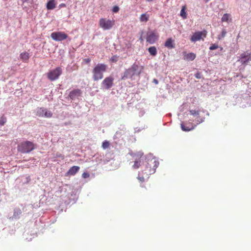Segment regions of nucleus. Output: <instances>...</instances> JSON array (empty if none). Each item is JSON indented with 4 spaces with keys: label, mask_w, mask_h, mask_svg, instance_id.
<instances>
[{
    "label": "nucleus",
    "mask_w": 251,
    "mask_h": 251,
    "mask_svg": "<svg viewBox=\"0 0 251 251\" xmlns=\"http://www.w3.org/2000/svg\"><path fill=\"white\" fill-rule=\"evenodd\" d=\"M143 69V66L135 63L125 71L121 76V79H135L136 76H139L140 75Z\"/></svg>",
    "instance_id": "f257e3e1"
},
{
    "label": "nucleus",
    "mask_w": 251,
    "mask_h": 251,
    "mask_svg": "<svg viewBox=\"0 0 251 251\" xmlns=\"http://www.w3.org/2000/svg\"><path fill=\"white\" fill-rule=\"evenodd\" d=\"M107 66L104 64L99 63L93 69L92 73L93 74V78L95 81H98L101 79L103 75V74L106 72Z\"/></svg>",
    "instance_id": "f03ea898"
},
{
    "label": "nucleus",
    "mask_w": 251,
    "mask_h": 251,
    "mask_svg": "<svg viewBox=\"0 0 251 251\" xmlns=\"http://www.w3.org/2000/svg\"><path fill=\"white\" fill-rule=\"evenodd\" d=\"M34 149L33 143L28 141L21 143L18 146V151L22 153H29Z\"/></svg>",
    "instance_id": "7ed1b4c3"
},
{
    "label": "nucleus",
    "mask_w": 251,
    "mask_h": 251,
    "mask_svg": "<svg viewBox=\"0 0 251 251\" xmlns=\"http://www.w3.org/2000/svg\"><path fill=\"white\" fill-rule=\"evenodd\" d=\"M62 73V69L60 67H58L55 69L49 71L47 74V76L50 80L54 81L59 78Z\"/></svg>",
    "instance_id": "20e7f679"
},
{
    "label": "nucleus",
    "mask_w": 251,
    "mask_h": 251,
    "mask_svg": "<svg viewBox=\"0 0 251 251\" xmlns=\"http://www.w3.org/2000/svg\"><path fill=\"white\" fill-rule=\"evenodd\" d=\"M100 26L103 30H109L114 25V21L101 18L99 21Z\"/></svg>",
    "instance_id": "39448f33"
},
{
    "label": "nucleus",
    "mask_w": 251,
    "mask_h": 251,
    "mask_svg": "<svg viewBox=\"0 0 251 251\" xmlns=\"http://www.w3.org/2000/svg\"><path fill=\"white\" fill-rule=\"evenodd\" d=\"M114 77L109 76L105 77L101 83V89L104 90L110 89L114 85Z\"/></svg>",
    "instance_id": "423d86ee"
},
{
    "label": "nucleus",
    "mask_w": 251,
    "mask_h": 251,
    "mask_svg": "<svg viewBox=\"0 0 251 251\" xmlns=\"http://www.w3.org/2000/svg\"><path fill=\"white\" fill-rule=\"evenodd\" d=\"M251 60V53L247 51L244 52L240 54L237 62H239L244 66H246Z\"/></svg>",
    "instance_id": "0eeeda50"
},
{
    "label": "nucleus",
    "mask_w": 251,
    "mask_h": 251,
    "mask_svg": "<svg viewBox=\"0 0 251 251\" xmlns=\"http://www.w3.org/2000/svg\"><path fill=\"white\" fill-rule=\"evenodd\" d=\"M50 37L55 41H62L67 39L68 36L63 32L56 31L51 33Z\"/></svg>",
    "instance_id": "6e6552de"
},
{
    "label": "nucleus",
    "mask_w": 251,
    "mask_h": 251,
    "mask_svg": "<svg viewBox=\"0 0 251 251\" xmlns=\"http://www.w3.org/2000/svg\"><path fill=\"white\" fill-rule=\"evenodd\" d=\"M36 112V115L39 117L49 118L52 116V113L51 111L43 107L37 108Z\"/></svg>",
    "instance_id": "1a4fd4ad"
},
{
    "label": "nucleus",
    "mask_w": 251,
    "mask_h": 251,
    "mask_svg": "<svg viewBox=\"0 0 251 251\" xmlns=\"http://www.w3.org/2000/svg\"><path fill=\"white\" fill-rule=\"evenodd\" d=\"M130 154L133 157H136L134 165L132 166L133 168L134 169H138L141 165V160L140 159L143 155V152L139 151L137 153H130Z\"/></svg>",
    "instance_id": "9d476101"
},
{
    "label": "nucleus",
    "mask_w": 251,
    "mask_h": 251,
    "mask_svg": "<svg viewBox=\"0 0 251 251\" xmlns=\"http://www.w3.org/2000/svg\"><path fill=\"white\" fill-rule=\"evenodd\" d=\"M81 95V91L79 89H76L70 92L69 97L72 100H74L75 99H78Z\"/></svg>",
    "instance_id": "9b49d317"
},
{
    "label": "nucleus",
    "mask_w": 251,
    "mask_h": 251,
    "mask_svg": "<svg viewBox=\"0 0 251 251\" xmlns=\"http://www.w3.org/2000/svg\"><path fill=\"white\" fill-rule=\"evenodd\" d=\"M153 163H154V165H153V167L152 169H151V166L150 165L149 163L148 162L147 164L146 165V169H149V171H148L149 174H147V175L146 176L147 177V178H148L149 177V175H151L155 172L156 169L158 167V166L159 165V162L157 160H154L153 161Z\"/></svg>",
    "instance_id": "f8f14e48"
},
{
    "label": "nucleus",
    "mask_w": 251,
    "mask_h": 251,
    "mask_svg": "<svg viewBox=\"0 0 251 251\" xmlns=\"http://www.w3.org/2000/svg\"><path fill=\"white\" fill-rule=\"evenodd\" d=\"M158 39V36L154 32H149L147 33L146 38L147 42L150 44H152L154 43Z\"/></svg>",
    "instance_id": "ddd939ff"
},
{
    "label": "nucleus",
    "mask_w": 251,
    "mask_h": 251,
    "mask_svg": "<svg viewBox=\"0 0 251 251\" xmlns=\"http://www.w3.org/2000/svg\"><path fill=\"white\" fill-rule=\"evenodd\" d=\"M190 114L195 117H197L198 119L196 120V122L197 125H199L201 123H203L204 121L205 118L202 117L201 118H199L200 115V110H190L189 111Z\"/></svg>",
    "instance_id": "4468645a"
},
{
    "label": "nucleus",
    "mask_w": 251,
    "mask_h": 251,
    "mask_svg": "<svg viewBox=\"0 0 251 251\" xmlns=\"http://www.w3.org/2000/svg\"><path fill=\"white\" fill-rule=\"evenodd\" d=\"M197 125V124L196 125H193L191 123L184 124L183 123H182L181 124V128L183 131H189L194 129Z\"/></svg>",
    "instance_id": "2eb2a0df"
},
{
    "label": "nucleus",
    "mask_w": 251,
    "mask_h": 251,
    "mask_svg": "<svg viewBox=\"0 0 251 251\" xmlns=\"http://www.w3.org/2000/svg\"><path fill=\"white\" fill-rule=\"evenodd\" d=\"M202 32L197 31L195 32L191 37V41L192 42H196L198 41H200L202 37Z\"/></svg>",
    "instance_id": "dca6fc26"
},
{
    "label": "nucleus",
    "mask_w": 251,
    "mask_h": 251,
    "mask_svg": "<svg viewBox=\"0 0 251 251\" xmlns=\"http://www.w3.org/2000/svg\"><path fill=\"white\" fill-rule=\"evenodd\" d=\"M79 167L76 166H74L71 167L68 172L66 173V176H74L79 171Z\"/></svg>",
    "instance_id": "f3484780"
},
{
    "label": "nucleus",
    "mask_w": 251,
    "mask_h": 251,
    "mask_svg": "<svg viewBox=\"0 0 251 251\" xmlns=\"http://www.w3.org/2000/svg\"><path fill=\"white\" fill-rule=\"evenodd\" d=\"M164 46L169 49H174L175 48L174 40L172 38L167 39L164 44Z\"/></svg>",
    "instance_id": "a211bd4d"
},
{
    "label": "nucleus",
    "mask_w": 251,
    "mask_h": 251,
    "mask_svg": "<svg viewBox=\"0 0 251 251\" xmlns=\"http://www.w3.org/2000/svg\"><path fill=\"white\" fill-rule=\"evenodd\" d=\"M183 54H184L183 58L184 60L187 61H193L196 58V54L193 52H190L188 53L184 52Z\"/></svg>",
    "instance_id": "6ab92c4d"
},
{
    "label": "nucleus",
    "mask_w": 251,
    "mask_h": 251,
    "mask_svg": "<svg viewBox=\"0 0 251 251\" xmlns=\"http://www.w3.org/2000/svg\"><path fill=\"white\" fill-rule=\"evenodd\" d=\"M22 214V211L20 208H15L14 209L13 215L11 218L12 219H18Z\"/></svg>",
    "instance_id": "aec40b11"
},
{
    "label": "nucleus",
    "mask_w": 251,
    "mask_h": 251,
    "mask_svg": "<svg viewBox=\"0 0 251 251\" xmlns=\"http://www.w3.org/2000/svg\"><path fill=\"white\" fill-rule=\"evenodd\" d=\"M56 6V4L54 0H50L48 1L46 7L48 10L53 9Z\"/></svg>",
    "instance_id": "412c9836"
},
{
    "label": "nucleus",
    "mask_w": 251,
    "mask_h": 251,
    "mask_svg": "<svg viewBox=\"0 0 251 251\" xmlns=\"http://www.w3.org/2000/svg\"><path fill=\"white\" fill-rule=\"evenodd\" d=\"M20 58L23 61H26L29 58V54L27 52H23L20 54Z\"/></svg>",
    "instance_id": "4be33fe9"
},
{
    "label": "nucleus",
    "mask_w": 251,
    "mask_h": 251,
    "mask_svg": "<svg viewBox=\"0 0 251 251\" xmlns=\"http://www.w3.org/2000/svg\"><path fill=\"white\" fill-rule=\"evenodd\" d=\"M148 51L150 52V54L152 56H155L157 54L156 48L154 46L150 47L148 49Z\"/></svg>",
    "instance_id": "5701e85b"
},
{
    "label": "nucleus",
    "mask_w": 251,
    "mask_h": 251,
    "mask_svg": "<svg viewBox=\"0 0 251 251\" xmlns=\"http://www.w3.org/2000/svg\"><path fill=\"white\" fill-rule=\"evenodd\" d=\"M180 15L182 17L183 19H185L187 18V13L185 11V6H183L180 11Z\"/></svg>",
    "instance_id": "b1692460"
},
{
    "label": "nucleus",
    "mask_w": 251,
    "mask_h": 251,
    "mask_svg": "<svg viewBox=\"0 0 251 251\" xmlns=\"http://www.w3.org/2000/svg\"><path fill=\"white\" fill-rule=\"evenodd\" d=\"M226 31L225 29H223L221 34L218 36V39L219 40H222L226 36Z\"/></svg>",
    "instance_id": "393cba45"
},
{
    "label": "nucleus",
    "mask_w": 251,
    "mask_h": 251,
    "mask_svg": "<svg viewBox=\"0 0 251 251\" xmlns=\"http://www.w3.org/2000/svg\"><path fill=\"white\" fill-rule=\"evenodd\" d=\"M149 20V16H147L146 14H142L140 17V20L141 22H146Z\"/></svg>",
    "instance_id": "a878e982"
},
{
    "label": "nucleus",
    "mask_w": 251,
    "mask_h": 251,
    "mask_svg": "<svg viewBox=\"0 0 251 251\" xmlns=\"http://www.w3.org/2000/svg\"><path fill=\"white\" fill-rule=\"evenodd\" d=\"M138 179L141 181L143 182L145 181V177L143 176V172H139L138 174V176L137 177Z\"/></svg>",
    "instance_id": "bb28decb"
},
{
    "label": "nucleus",
    "mask_w": 251,
    "mask_h": 251,
    "mask_svg": "<svg viewBox=\"0 0 251 251\" xmlns=\"http://www.w3.org/2000/svg\"><path fill=\"white\" fill-rule=\"evenodd\" d=\"M110 145V143L108 141L105 140L103 142L102 144V147L103 149H107Z\"/></svg>",
    "instance_id": "cd10ccee"
},
{
    "label": "nucleus",
    "mask_w": 251,
    "mask_h": 251,
    "mask_svg": "<svg viewBox=\"0 0 251 251\" xmlns=\"http://www.w3.org/2000/svg\"><path fill=\"white\" fill-rule=\"evenodd\" d=\"M229 17V14H224L222 18V22H227Z\"/></svg>",
    "instance_id": "c85d7f7f"
},
{
    "label": "nucleus",
    "mask_w": 251,
    "mask_h": 251,
    "mask_svg": "<svg viewBox=\"0 0 251 251\" xmlns=\"http://www.w3.org/2000/svg\"><path fill=\"white\" fill-rule=\"evenodd\" d=\"M6 122V119L4 117H1L0 119V126H2Z\"/></svg>",
    "instance_id": "c756f323"
},
{
    "label": "nucleus",
    "mask_w": 251,
    "mask_h": 251,
    "mask_svg": "<svg viewBox=\"0 0 251 251\" xmlns=\"http://www.w3.org/2000/svg\"><path fill=\"white\" fill-rule=\"evenodd\" d=\"M218 48H219V46L217 44H213L210 46L209 49L210 50H214L218 49Z\"/></svg>",
    "instance_id": "7c9ffc66"
},
{
    "label": "nucleus",
    "mask_w": 251,
    "mask_h": 251,
    "mask_svg": "<svg viewBox=\"0 0 251 251\" xmlns=\"http://www.w3.org/2000/svg\"><path fill=\"white\" fill-rule=\"evenodd\" d=\"M195 76L198 79H200L202 77L201 73L199 72L195 74Z\"/></svg>",
    "instance_id": "2f4dec72"
},
{
    "label": "nucleus",
    "mask_w": 251,
    "mask_h": 251,
    "mask_svg": "<svg viewBox=\"0 0 251 251\" xmlns=\"http://www.w3.org/2000/svg\"><path fill=\"white\" fill-rule=\"evenodd\" d=\"M153 159V157L151 154H148L146 158V159L147 160V161H149L150 160L151 161Z\"/></svg>",
    "instance_id": "473e14b6"
},
{
    "label": "nucleus",
    "mask_w": 251,
    "mask_h": 251,
    "mask_svg": "<svg viewBox=\"0 0 251 251\" xmlns=\"http://www.w3.org/2000/svg\"><path fill=\"white\" fill-rule=\"evenodd\" d=\"M119 10V7L118 6H114L113 7L112 11L114 13H117Z\"/></svg>",
    "instance_id": "72a5a7b5"
},
{
    "label": "nucleus",
    "mask_w": 251,
    "mask_h": 251,
    "mask_svg": "<svg viewBox=\"0 0 251 251\" xmlns=\"http://www.w3.org/2000/svg\"><path fill=\"white\" fill-rule=\"evenodd\" d=\"M90 176V175L89 173H87V172H84L83 174H82V176L84 178H88Z\"/></svg>",
    "instance_id": "f704fd0d"
},
{
    "label": "nucleus",
    "mask_w": 251,
    "mask_h": 251,
    "mask_svg": "<svg viewBox=\"0 0 251 251\" xmlns=\"http://www.w3.org/2000/svg\"><path fill=\"white\" fill-rule=\"evenodd\" d=\"M117 57L116 56H114L111 58V60L113 62H116L117 61Z\"/></svg>",
    "instance_id": "c9c22d12"
},
{
    "label": "nucleus",
    "mask_w": 251,
    "mask_h": 251,
    "mask_svg": "<svg viewBox=\"0 0 251 251\" xmlns=\"http://www.w3.org/2000/svg\"><path fill=\"white\" fill-rule=\"evenodd\" d=\"M23 3L25 2H30L31 3L32 0H21Z\"/></svg>",
    "instance_id": "e433bc0d"
},
{
    "label": "nucleus",
    "mask_w": 251,
    "mask_h": 251,
    "mask_svg": "<svg viewBox=\"0 0 251 251\" xmlns=\"http://www.w3.org/2000/svg\"><path fill=\"white\" fill-rule=\"evenodd\" d=\"M152 82H153L154 83H155V84H158V80H157V79H156V78H154V79H153Z\"/></svg>",
    "instance_id": "4c0bfd02"
},
{
    "label": "nucleus",
    "mask_w": 251,
    "mask_h": 251,
    "mask_svg": "<svg viewBox=\"0 0 251 251\" xmlns=\"http://www.w3.org/2000/svg\"><path fill=\"white\" fill-rule=\"evenodd\" d=\"M144 111H140L139 115L140 116H143L144 115Z\"/></svg>",
    "instance_id": "58836bf2"
},
{
    "label": "nucleus",
    "mask_w": 251,
    "mask_h": 251,
    "mask_svg": "<svg viewBox=\"0 0 251 251\" xmlns=\"http://www.w3.org/2000/svg\"><path fill=\"white\" fill-rule=\"evenodd\" d=\"M85 61L86 63H89L90 61V60L89 59H86Z\"/></svg>",
    "instance_id": "ea45409f"
},
{
    "label": "nucleus",
    "mask_w": 251,
    "mask_h": 251,
    "mask_svg": "<svg viewBox=\"0 0 251 251\" xmlns=\"http://www.w3.org/2000/svg\"><path fill=\"white\" fill-rule=\"evenodd\" d=\"M60 7H63V6H65V4H64V3H62L60 5Z\"/></svg>",
    "instance_id": "a19ab883"
},
{
    "label": "nucleus",
    "mask_w": 251,
    "mask_h": 251,
    "mask_svg": "<svg viewBox=\"0 0 251 251\" xmlns=\"http://www.w3.org/2000/svg\"><path fill=\"white\" fill-rule=\"evenodd\" d=\"M58 156L59 157L63 158V156L61 154H60L59 155H58Z\"/></svg>",
    "instance_id": "79ce46f5"
},
{
    "label": "nucleus",
    "mask_w": 251,
    "mask_h": 251,
    "mask_svg": "<svg viewBox=\"0 0 251 251\" xmlns=\"http://www.w3.org/2000/svg\"><path fill=\"white\" fill-rule=\"evenodd\" d=\"M206 115H207V116H209V112H207V111L206 112Z\"/></svg>",
    "instance_id": "37998d69"
},
{
    "label": "nucleus",
    "mask_w": 251,
    "mask_h": 251,
    "mask_svg": "<svg viewBox=\"0 0 251 251\" xmlns=\"http://www.w3.org/2000/svg\"><path fill=\"white\" fill-rule=\"evenodd\" d=\"M210 0H204L205 2H207L209 1Z\"/></svg>",
    "instance_id": "c03bdc74"
},
{
    "label": "nucleus",
    "mask_w": 251,
    "mask_h": 251,
    "mask_svg": "<svg viewBox=\"0 0 251 251\" xmlns=\"http://www.w3.org/2000/svg\"><path fill=\"white\" fill-rule=\"evenodd\" d=\"M152 0H146L147 1H151Z\"/></svg>",
    "instance_id": "a18cd8bd"
},
{
    "label": "nucleus",
    "mask_w": 251,
    "mask_h": 251,
    "mask_svg": "<svg viewBox=\"0 0 251 251\" xmlns=\"http://www.w3.org/2000/svg\"><path fill=\"white\" fill-rule=\"evenodd\" d=\"M223 48L222 47H221V48H220V50H223Z\"/></svg>",
    "instance_id": "49530a36"
}]
</instances>
